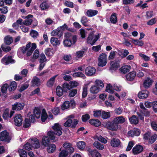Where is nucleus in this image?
Masks as SVG:
<instances>
[{
  "label": "nucleus",
  "mask_w": 157,
  "mask_h": 157,
  "mask_svg": "<svg viewBox=\"0 0 157 157\" xmlns=\"http://www.w3.org/2000/svg\"><path fill=\"white\" fill-rule=\"evenodd\" d=\"M29 42L26 45V47H22L21 48L22 52L25 54L27 52L26 55L27 56H30L32 54L34 50L36 48V45L35 43L32 44Z\"/></svg>",
  "instance_id": "1"
},
{
  "label": "nucleus",
  "mask_w": 157,
  "mask_h": 157,
  "mask_svg": "<svg viewBox=\"0 0 157 157\" xmlns=\"http://www.w3.org/2000/svg\"><path fill=\"white\" fill-rule=\"evenodd\" d=\"M11 139L9 133L6 131H3L0 133V141L9 143Z\"/></svg>",
  "instance_id": "2"
},
{
  "label": "nucleus",
  "mask_w": 157,
  "mask_h": 157,
  "mask_svg": "<svg viewBox=\"0 0 157 157\" xmlns=\"http://www.w3.org/2000/svg\"><path fill=\"white\" fill-rule=\"evenodd\" d=\"M119 126H120V125L114 121L113 122L108 121L105 124V127L107 129L112 131H117L118 129Z\"/></svg>",
  "instance_id": "3"
},
{
  "label": "nucleus",
  "mask_w": 157,
  "mask_h": 157,
  "mask_svg": "<svg viewBox=\"0 0 157 157\" xmlns=\"http://www.w3.org/2000/svg\"><path fill=\"white\" fill-rule=\"evenodd\" d=\"M100 37L99 34L95 35L94 37V32H91L90 33L87 38V42L90 44L91 45H93Z\"/></svg>",
  "instance_id": "4"
},
{
  "label": "nucleus",
  "mask_w": 157,
  "mask_h": 157,
  "mask_svg": "<svg viewBox=\"0 0 157 157\" xmlns=\"http://www.w3.org/2000/svg\"><path fill=\"white\" fill-rule=\"evenodd\" d=\"M98 66L103 67L106 65L107 62L106 55L104 53L101 54L98 59Z\"/></svg>",
  "instance_id": "5"
},
{
  "label": "nucleus",
  "mask_w": 157,
  "mask_h": 157,
  "mask_svg": "<svg viewBox=\"0 0 157 157\" xmlns=\"http://www.w3.org/2000/svg\"><path fill=\"white\" fill-rule=\"evenodd\" d=\"M52 128L54 130V132L55 135L59 136L62 135V128L58 123H56L52 126Z\"/></svg>",
  "instance_id": "6"
},
{
  "label": "nucleus",
  "mask_w": 157,
  "mask_h": 157,
  "mask_svg": "<svg viewBox=\"0 0 157 157\" xmlns=\"http://www.w3.org/2000/svg\"><path fill=\"white\" fill-rule=\"evenodd\" d=\"M96 70L94 67L89 66L86 68L85 71L86 75L88 76H92L95 74Z\"/></svg>",
  "instance_id": "7"
},
{
  "label": "nucleus",
  "mask_w": 157,
  "mask_h": 157,
  "mask_svg": "<svg viewBox=\"0 0 157 157\" xmlns=\"http://www.w3.org/2000/svg\"><path fill=\"white\" fill-rule=\"evenodd\" d=\"M24 106V103L17 102L12 105V109L13 110H20L23 109Z\"/></svg>",
  "instance_id": "8"
},
{
  "label": "nucleus",
  "mask_w": 157,
  "mask_h": 157,
  "mask_svg": "<svg viewBox=\"0 0 157 157\" xmlns=\"http://www.w3.org/2000/svg\"><path fill=\"white\" fill-rule=\"evenodd\" d=\"M22 118L20 114L16 115L14 119V124L18 126H21L22 123Z\"/></svg>",
  "instance_id": "9"
},
{
  "label": "nucleus",
  "mask_w": 157,
  "mask_h": 157,
  "mask_svg": "<svg viewBox=\"0 0 157 157\" xmlns=\"http://www.w3.org/2000/svg\"><path fill=\"white\" fill-rule=\"evenodd\" d=\"M33 148H37L40 147V144L39 140L36 138H31L29 140Z\"/></svg>",
  "instance_id": "10"
},
{
  "label": "nucleus",
  "mask_w": 157,
  "mask_h": 157,
  "mask_svg": "<svg viewBox=\"0 0 157 157\" xmlns=\"http://www.w3.org/2000/svg\"><path fill=\"white\" fill-rule=\"evenodd\" d=\"M1 62L4 64L7 65L10 63H14L15 61L12 59V56H11L8 57L5 56L2 59Z\"/></svg>",
  "instance_id": "11"
},
{
  "label": "nucleus",
  "mask_w": 157,
  "mask_h": 157,
  "mask_svg": "<svg viewBox=\"0 0 157 157\" xmlns=\"http://www.w3.org/2000/svg\"><path fill=\"white\" fill-rule=\"evenodd\" d=\"M63 147L65 149L68 150L71 153L74 151V149L72 147V144L68 142H65L63 145Z\"/></svg>",
  "instance_id": "12"
},
{
  "label": "nucleus",
  "mask_w": 157,
  "mask_h": 157,
  "mask_svg": "<svg viewBox=\"0 0 157 157\" xmlns=\"http://www.w3.org/2000/svg\"><path fill=\"white\" fill-rule=\"evenodd\" d=\"M149 94V92L147 90H143L139 92L138 94L139 98L141 99L147 98Z\"/></svg>",
  "instance_id": "13"
},
{
  "label": "nucleus",
  "mask_w": 157,
  "mask_h": 157,
  "mask_svg": "<svg viewBox=\"0 0 157 157\" xmlns=\"http://www.w3.org/2000/svg\"><path fill=\"white\" fill-rule=\"evenodd\" d=\"M113 121L117 124H122L126 121V118L123 116H119L114 118Z\"/></svg>",
  "instance_id": "14"
},
{
  "label": "nucleus",
  "mask_w": 157,
  "mask_h": 157,
  "mask_svg": "<svg viewBox=\"0 0 157 157\" xmlns=\"http://www.w3.org/2000/svg\"><path fill=\"white\" fill-rule=\"evenodd\" d=\"M136 76V73L134 71L131 72L126 75L127 80L129 81L133 80Z\"/></svg>",
  "instance_id": "15"
},
{
  "label": "nucleus",
  "mask_w": 157,
  "mask_h": 157,
  "mask_svg": "<svg viewBox=\"0 0 157 157\" xmlns=\"http://www.w3.org/2000/svg\"><path fill=\"white\" fill-rule=\"evenodd\" d=\"M143 147L140 145H137L132 149L133 153L135 155L140 153L143 150Z\"/></svg>",
  "instance_id": "16"
},
{
  "label": "nucleus",
  "mask_w": 157,
  "mask_h": 157,
  "mask_svg": "<svg viewBox=\"0 0 157 157\" xmlns=\"http://www.w3.org/2000/svg\"><path fill=\"white\" fill-rule=\"evenodd\" d=\"M31 83L33 86H39L40 85V81L38 77L35 76L32 79Z\"/></svg>",
  "instance_id": "17"
},
{
  "label": "nucleus",
  "mask_w": 157,
  "mask_h": 157,
  "mask_svg": "<svg viewBox=\"0 0 157 157\" xmlns=\"http://www.w3.org/2000/svg\"><path fill=\"white\" fill-rule=\"evenodd\" d=\"M98 13V11L95 10L90 9L88 10L86 12V15L89 17H92L97 14Z\"/></svg>",
  "instance_id": "18"
},
{
  "label": "nucleus",
  "mask_w": 157,
  "mask_h": 157,
  "mask_svg": "<svg viewBox=\"0 0 157 157\" xmlns=\"http://www.w3.org/2000/svg\"><path fill=\"white\" fill-rule=\"evenodd\" d=\"M153 81L149 78H147L144 81L143 83L144 86L145 88L149 87L152 85Z\"/></svg>",
  "instance_id": "19"
},
{
  "label": "nucleus",
  "mask_w": 157,
  "mask_h": 157,
  "mask_svg": "<svg viewBox=\"0 0 157 157\" xmlns=\"http://www.w3.org/2000/svg\"><path fill=\"white\" fill-rule=\"evenodd\" d=\"M50 43L53 46H56L59 45L60 41L56 37H52L51 38Z\"/></svg>",
  "instance_id": "20"
},
{
  "label": "nucleus",
  "mask_w": 157,
  "mask_h": 157,
  "mask_svg": "<svg viewBox=\"0 0 157 157\" xmlns=\"http://www.w3.org/2000/svg\"><path fill=\"white\" fill-rule=\"evenodd\" d=\"M44 52L47 56L50 57L54 55L55 51L52 48H48L45 50Z\"/></svg>",
  "instance_id": "21"
},
{
  "label": "nucleus",
  "mask_w": 157,
  "mask_h": 157,
  "mask_svg": "<svg viewBox=\"0 0 157 157\" xmlns=\"http://www.w3.org/2000/svg\"><path fill=\"white\" fill-rule=\"evenodd\" d=\"M110 143L112 147H117L120 145V142L118 139L113 138L111 140Z\"/></svg>",
  "instance_id": "22"
},
{
  "label": "nucleus",
  "mask_w": 157,
  "mask_h": 157,
  "mask_svg": "<svg viewBox=\"0 0 157 157\" xmlns=\"http://www.w3.org/2000/svg\"><path fill=\"white\" fill-rule=\"evenodd\" d=\"M88 151L89 155H90L92 157H101V155L97 150H92L89 149Z\"/></svg>",
  "instance_id": "23"
},
{
  "label": "nucleus",
  "mask_w": 157,
  "mask_h": 157,
  "mask_svg": "<svg viewBox=\"0 0 157 157\" xmlns=\"http://www.w3.org/2000/svg\"><path fill=\"white\" fill-rule=\"evenodd\" d=\"M129 119L130 123L132 124H137L138 123V118L135 115H133Z\"/></svg>",
  "instance_id": "24"
},
{
  "label": "nucleus",
  "mask_w": 157,
  "mask_h": 157,
  "mask_svg": "<svg viewBox=\"0 0 157 157\" xmlns=\"http://www.w3.org/2000/svg\"><path fill=\"white\" fill-rule=\"evenodd\" d=\"M95 86H97L100 90H101L104 86V84L103 82L100 79H96L94 82Z\"/></svg>",
  "instance_id": "25"
},
{
  "label": "nucleus",
  "mask_w": 157,
  "mask_h": 157,
  "mask_svg": "<svg viewBox=\"0 0 157 157\" xmlns=\"http://www.w3.org/2000/svg\"><path fill=\"white\" fill-rule=\"evenodd\" d=\"M131 68V67L130 66L126 65L122 66L120 68V70L121 72L124 74L128 72Z\"/></svg>",
  "instance_id": "26"
},
{
  "label": "nucleus",
  "mask_w": 157,
  "mask_h": 157,
  "mask_svg": "<svg viewBox=\"0 0 157 157\" xmlns=\"http://www.w3.org/2000/svg\"><path fill=\"white\" fill-rule=\"evenodd\" d=\"M33 114L37 118L40 117L41 114V110L39 108L35 107L33 110Z\"/></svg>",
  "instance_id": "27"
},
{
  "label": "nucleus",
  "mask_w": 157,
  "mask_h": 157,
  "mask_svg": "<svg viewBox=\"0 0 157 157\" xmlns=\"http://www.w3.org/2000/svg\"><path fill=\"white\" fill-rule=\"evenodd\" d=\"M101 90L99 89L97 86L95 85L92 86L90 89V91L92 94H96L98 93Z\"/></svg>",
  "instance_id": "28"
},
{
  "label": "nucleus",
  "mask_w": 157,
  "mask_h": 157,
  "mask_svg": "<svg viewBox=\"0 0 157 157\" xmlns=\"http://www.w3.org/2000/svg\"><path fill=\"white\" fill-rule=\"evenodd\" d=\"M93 145L96 148L100 150H103L104 148L103 145L98 141H95Z\"/></svg>",
  "instance_id": "29"
},
{
  "label": "nucleus",
  "mask_w": 157,
  "mask_h": 157,
  "mask_svg": "<svg viewBox=\"0 0 157 157\" xmlns=\"http://www.w3.org/2000/svg\"><path fill=\"white\" fill-rule=\"evenodd\" d=\"M89 122L92 125L98 127L101 125V122L98 119H92L89 121Z\"/></svg>",
  "instance_id": "30"
},
{
  "label": "nucleus",
  "mask_w": 157,
  "mask_h": 157,
  "mask_svg": "<svg viewBox=\"0 0 157 157\" xmlns=\"http://www.w3.org/2000/svg\"><path fill=\"white\" fill-rule=\"evenodd\" d=\"M57 76V75H56L51 78L48 81L47 85L48 87L52 86L54 84L55 78Z\"/></svg>",
  "instance_id": "31"
},
{
  "label": "nucleus",
  "mask_w": 157,
  "mask_h": 157,
  "mask_svg": "<svg viewBox=\"0 0 157 157\" xmlns=\"http://www.w3.org/2000/svg\"><path fill=\"white\" fill-rule=\"evenodd\" d=\"M49 140L48 137L44 136L43 137L42 140V144L45 147L48 146L49 145Z\"/></svg>",
  "instance_id": "32"
},
{
  "label": "nucleus",
  "mask_w": 157,
  "mask_h": 157,
  "mask_svg": "<svg viewBox=\"0 0 157 157\" xmlns=\"http://www.w3.org/2000/svg\"><path fill=\"white\" fill-rule=\"evenodd\" d=\"M76 144L78 148L81 150L84 149L86 147V144L83 141H80L78 142Z\"/></svg>",
  "instance_id": "33"
},
{
  "label": "nucleus",
  "mask_w": 157,
  "mask_h": 157,
  "mask_svg": "<svg viewBox=\"0 0 157 157\" xmlns=\"http://www.w3.org/2000/svg\"><path fill=\"white\" fill-rule=\"evenodd\" d=\"M48 146L47 151L49 153H53L56 149V146L54 144H51Z\"/></svg>",
  "instance_id": "34"
},
{
  "label": "nucleus",
  "mask_w": 157,
  "mask_h": 157,
  "mask_svg": "<svg viewBox=\"0 0 157 157\" xmlns=\"http://www.w3.org/2000/svg\"><path fill=\"white\" fill-rule=\"evenodd\" d=\"M13 42L12 38L10 36H7L4 38V42L7 45H10Z\"/></svg>",
  "instance_id": "35"
},
{
  "label": "nucleus",
  "mask_w": 157,
  "mask_h": 157,
  "mask_svg": "<svg viewBox=\"0 0 157 157\" xmlns=\"http://www.w3.org/2000/svg\"><path fill=\"white\" fill-rule=\"evenodd\" d=\"M17 87L16 82L15 81L11 82L9 87V91H11L12 90H15Z\"/></svg>",
  "instance_id": "36"
},
{
  "label": "nucleus",
  "mask_w": 157,
  "mask_h": 157,
  "mask_svg": "<svg viewBox=\"0 0 157 157\" xmlns=\"http://www.w3.org/2000/svg\"><path fill=\"white\" fill-rule=\"evenodd\" d=\"M68 155V151L66 149H63L59 152V157H67Z\"/></svg>",
  "instance_id": "37"
},
{
  "label": "nucleus",
  "mask_w": 157,
  "mask_h": 157,
  "mask_svg": "<svg viewBox=\"0 0 157 157\" xmlns=\"http://www.w3.org/2000/svg\"><path fill=\"white\" fill-rule=\"evenodd\" d=\"M132 42L135 44L141 47L144 44V42L142 40H140L137 39H133Z\"/></svg>",
  "instance_id": "38"
},
{
  "label": "nucleus",
  "mask_w": 157,
  "mask_h": 157,
  "mask_svg": "<svg viewBox=\"0 0 157 157\" xmlns=\"http://www.w3.org/2000/svg\"><path fill=\"white\" fill-rule=\"evenodd\" d=\"M157 138V135L154 133L153 135L151 136L149 138L148 142L150 144H152L154 142Z\"/></svg>",
  "instance_id": "39"
},
{
  "label": "nucleus",
  "mask_w": 157,
  "mask_h": 157,
  "mask_svg": "<svg viewBox=\"0 0 157 157\" xmlns=\"http://www.w3.org/2000/svg\"><path fill=\"white\" fill-rule=\"evenodd\" d=\"M56 92L57 95L59 97L61 96L63 94V89L60 86H57Z\"/></svg>",
  "instance_id": "40"
},
{
  "label": "nucleus",
  "mask_w": 157,
  "mask_h": 157,
  "mask_svg": "<svg viewBox=\"0 0 157 157\" xmlns=\"http://www.w3.org/2000/svg\"><path fill=\"white\" fill-rule=\"evenodd\" d=\"M110 21L112 23L115 24L117 21L116 14L115 13H113L110 17Z\"/></svg>",
  "instance_id": "41"
},
{
  "label": "nucleus",
  "mask_w": 157,
  "mask_h": 157,
  "mask_svg": "<svg viewBox=\"0 0 157 157\" xmlns=\"http://www.w3.org/2000/svg\"><path fill=\"white\" fill-rule=\"evenodd\" d=\"M39 61L40 62L44 63L47 61V59L43 53H41L39 57Z\"/></svg>",
  "instance_id": "42"
},
{
  "label": "nucleus",
  "mask_w": 157,
  "mask_h": 157,
  "mask_svg": "<svg viewBox=\"0 0 157 157\" xmlns=\"http://www.w3.org/2000/svg\"><path fill=\"white\" fill-rule=\"evenodd\" d=\"M48 117L47 115L46 111L44 109H43L42 112L41 120L42 122L45 121Z\"/></svg>",
  "instance_id": "43"
},
{
  "label": "nucleus",
  "mask_w": 157,
  "mask_h": 157,
  "mask_svg": "<svg viewBox=\"0 0 157 157\" xmlns=\"http://www.w3.org/2000/svg\"><path fill=\"white\" fill-rule=\"evenodd\" d=\"M77 90L76 89H73L70 90L68 93V96L70 97H73L77 94Z\"/></svg>",
  "instance_id": "44"
},
{
  "label": "nucleus",
  "mask_w": 157,
  "mask_h": 157,
  "mask_svg": "<svg viewBox=\"0 0 157 157\" xmlns=\"http://www.w3.org/2000/svg\"><path fill=\"white\" fill-rule=\"evenodd\" d=\"M101 117L105 119H107L110 117V113L109 112L102 111L101 112Z\"/></svg>",
  "instance_id": "45"
},
{
  "label": "nucleus",
  "mask_w": 157,
  "mask_h": 157,
  "mask_svg": "<svg viewBox=\"0 0 157 157\" xmlns=\"http://www.w3.org/2000/svg\"><path fill=\"white\" fill-rule=\"evenodd\" d=\"M63 44L65 46L67 47H71L72 44L71 40L68 39L64 40L63 41Z\"/></svg>",
  "instance_id": "46"
},
{
  "label": "nucleus",
  "mask_w": 157,
  "mask_h": 157,
  "mask_svg": "<svg viewBox=\"0 0 157 157\" xmlns=\"http://www.w3.org/2000/svg\"><path fill=\"white\" fill-rule=\"evenodd\" d=\"M70 106V102L68 101L64 102L62 104L61 108L62 110H65L68 109Z\"/></svg>",
  "instance_id": "47"
},
{
  "label": "nucleus",
  "mask_w": 157,
  "mask_h": 157,
  "mask_svg": "<svg viewBox=\"0 0 157 157\" xmlns=\"http://www.w3.org/2000/svg\"><path fill=\"white\" fill-rule=\"evenodd\" d=\"M106 90L110 94H112L114 92L113 87L110 84H107L106 87Z\"/></svg>",
  "instance_id": "48"
},
{
  "label": "nucleus",
  "mask_w": 157,
  "mask_h": 157,
  "mask_svg": "<svg viewBox=\"0 0 157 157\" xmlns=\"http://www.w3.org/2000/svg\"><path fill=\"white\" fill-rule=\"evenodd\" d=\"M55 134L54 132L52 131H49L48 133V135L49 138L51 140H55L56 137L55 136Z\"/></svg>",
  "instance_id": "49"
},
{
  "label": "nucleus",
  "mask_w": 157,
  "mask_h": 157,
  "mask_svg": "<svg viewBox=\"0 0 157 157\" xmlns=\"http://www.w3.org/2000/svg\"><path fill=\"white\" fill-rule=\"evenodd\" d=\"M63 88L64 90L66 91L67 90H70L72 89L71 84L67 82L64 83L63 84Z\"/></svg>",
  "instance_id": "50"
},
{
  "label": "nucleus",
  "mask_w": 157,
  "mask_h": 157,
  "mask_svg": "<svg viewBox=\"0 0 157 157\" xmlns=\"http://www.w3.org/2000/svg\"><path fill=\"white\" fill-rule=\"evenodd\" d=\"M74 77H79L84 78L85 77V75L82 72H77L74 73L72 75Z\"/></svg>",
  "instance_id": "51"
},
{
  "label": "nucleus",
  "mask_w": 157,
  "mask_h": 157,
  "mask_svg": "<svg viewBox=\"0 0 157 157\" xmlns=\"http://www.w3.org/2000/svg\"><path fill=\"white\" fill-rule=\"evenodd\" d=\"M84 52L83 51H77L75 53V56L77 58H81L83 56Z\"/></svg>",
  "instance_id": "52"
},
{
  "label": "nucleus",
  "mask_w": 157,
  "mask_h": 157,
  "mask_svg": "<svg viewBox=\"0 0 157 157\" xmlns=\"http://www.w3.org/2000/svg\"><path fill=\"white\" fill-rule=\"evenodd\" d=\"M18 152L20 157H27L26 151L23 149H20Z\"/></svg>",
  "instance_id": "53"
},
{
  "label": "nucleus",
  "mask_w": 157,
  "mask_h": 157,
  "mask_svg": "<svg viewBox=\"0 0 157 157\" xmlns=\"http://www.w3.org/2000/svg\"><path fill=\"white\" fill-rule=\"evenodd\" d=\"M153 11L149 10L147 11L146 13L145 16L147 19H149L152 17L153 15Z\"/></svg>",
  "instance_id": "54"
},
{
  "label": "nucleus",
  "mask_w": 157,
  "mask_h": 157,
  "mask_svg": "<svg viewBox=\"0 0 157 157\" xmlns=\"http://www.w3.org/2000/svg\"><path fill=\"white\" fill-rule=\"evenodd\" d=\"M40 56L39 52L38 49H36L34 51L33 56V59H38Z\"/></svg>",
  "instance_id": "55"
},
{
  "label": "nucleus",
  "mask_w": 157,
  "mask_h": 157,
  "mask_svg": "<svg viewBox=\"0 0 157 157\" xmlns=\"http://www.w3.org/2000/svg\"><path fill=\"white\" fill-rule=\"evenodd\" d=\"M151 125L152 128L157 132V121H153L151 123Z\"/></svg>",
  "instance_id": "56"
},
{
  "label": "nucleus",
  "mask_w": 157,
  "mask_h": 157,
  "mask_svg": "<svg viewBox=\"0 0 157 157\" xmlns=\"http://www.w3.org/2000/svg\"><path fill=\"white\" fill-rule=\"evenodd\" d=\"M96 137L98 140L104 144H106L107 142V140L101 136H96Z\"/></svg>",
  "instance_id": "57"
},
{
  "label": "nucleus",
  "mask_w": 157,
  "mask_h": 157,
  "mask_svg": "<svg viewBox=\"0 0 157 157\" xmlns=\"http://www.w3.org/2000/svg\"><path fill=\"white\" fill-rule=\"evenodd\" d=\"M32 148L33 147L31 144H30L28 142L27 143L25 144L24 146V149L28 151L31 150Z\"/></svg>",
  "instance_id": "58"
},
{
  "label": "nucleus",
  "mask_w": 157,
  "mask_h": 157,
  "mask_svg": "<svg viewBox=\"0 0 157 157\" xmlns=\"http://www.w3.org/2000/svg\"><path fill=\"white\" fill-rule=\"evenodd\" d=\"M40 8L42 10L47 9L49 7L48 4L46 2H42L40 6Z\"/></svg>",
  "instance_id": "59"
},
{
  "label": "nucleus",
  "mask_w": 157,
  "mask_h": 157,
  "mask_svg": "<svg viewBox=\"0 0 157 157\" xmlns=\"http://www.w3.org/2000/svg\"><path fill=\"white\" fill-rule=\"evenodd\" d=\"M9 87L8 85L7 84H4L2 87L1 91L2 93H6L7 92V89Z\"/></svg>",
  "instance_id": "60"
},
{
  "label": "nucleus",
  "mask_w": 157,
  "mask_h": 157,
  "mask_svg": "<svg viewBox=\"0 0 157 157\" xmlns=\"http://www.w3.org/2000/svg\"><path fill=\"white\" fill-rule=\"evenodd\" d=\"M70 84H71L72 89L76 87L79 85V83L76 81H71Z\"/></svg>",
  "instance_id": "61"
},
{
  "label": "nucleus",
  "mask_w": 157,
  "mask_h": 157,
  "mask_svg": "<svg viewBox=\"0 0 157 157\" xmlns=\"http://www.w3.org/2000/svg\"><path fill=\"white\" fill-rule=\"evenodd\" d=\"M110 64L111 67L113 68H117L119 67V63L115 61H111Z\"/></svg>",
  "instance_id": "62"
},
{
  "label": "nucleus",
  "mask_w": 157,
  "mask_h": 157,
  "mask_svg": "<svg viewBox=\"0 0 157 157\" xmlns=\"http://www.w3.org/2000/svg\"><path fill=\"white\" fill-rule=\"evenodd\" d=\"M31 122L29 119L26 118L25 120V122L23 126L25 128H27L29 127L30 125V123Z\"/></svg>",
  "instance_id": "63"
},
{
  "label": "nucleus",
  "mask_w": 157,
  "mask_h": 157,
  "mask_svg": "<svg viewBox=\"0 0 157 157\" xmlns=\"http://www.w3.org/2000/svg\"><path fill=\"white\" fill-rule=\"evenodd\" d=\"M72 123V120L71 119H68L64 124L63 125L66 127H71V124Z\"/></svg>",
  "instance_id": "64"
}]
</instances>
